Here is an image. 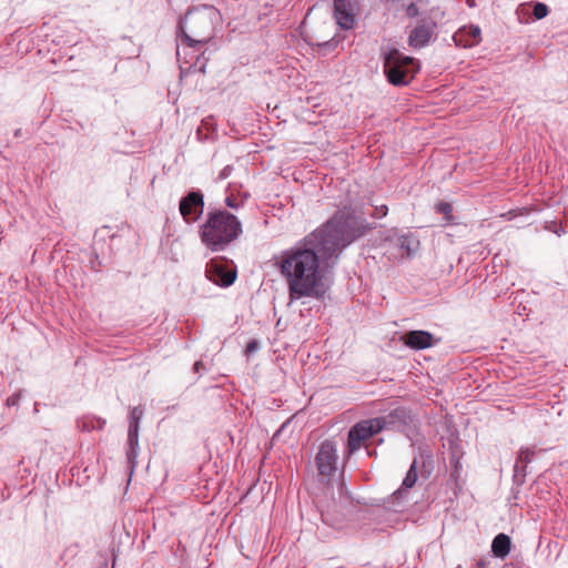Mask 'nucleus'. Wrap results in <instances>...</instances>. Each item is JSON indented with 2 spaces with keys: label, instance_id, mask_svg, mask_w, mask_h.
<instances>
[{
  "label": "nucleus",
  "instance_id": "f257e3e1",
  "mask_svg": "<svg viewBox=\"0 0 568 568\" xmlns=\"http://www.w3.org/2000/svg\"><path fill=\"white\" fill-rule=\"evenodd\" d=\"M374 227L356 209L338 210L324 225L275 257L287 284L290 303L303 297L323 300L328 286L324 272L334 266L343 250Z\"/></svg>",
  "mask_w": 568,
  "mask_h": 568
},
{
  "label": "nucleus",
  "instance_id": "f03ea898",
  "mask_svg": "<svg viewBox=\"0 0 568 568\" xmlns=\"http://www.w3.org/2000/svg\"><path fill=\"white\" fill-rule=\"evenodd\" d=\"M221 21L220 11L213 6H202L187 11L178 27V60H184L192 65V58L187 59V50L199 51L215 33V26Z\"/></svg>",
  "mask_w": 568,
  "mask_h": 568
},
{
  "label": "nucleus",
  "instance_id": "7ed1b4c3",
  "mask_svg": "<svg viewBox=\"0 0 568 568\" xmlns=\"http://www.w3.org/2000/svg\"><path fill=\"white\" fill-rule=\"evenodd\" d=\"M242 232L241 221L225 210L207 212L203 223L199 226L200 240L211 252L224 251L241 236Z\"/></svg>",
  "mask_w": 568,
  "mask_h": 568
},
{
  "label": "nucleus",
  "instance_id": "20e7f679",
  "mask_svg": "<svg viewBox=\"0 0 568 568\" xmlns=\"http://www.w3.org/2000/svg\"><path fill=\"white\" fill-rule=\"evenodd\" d=\"M408 413L405 408H396L387 416L364 419L353 425L347 434V453L358 452L365 443L384 429L395 427L397 423H406Z\"/></svg>",
  "mask_w": 568,
  "mask_h": 568
},
{
  "label": "nucleus",
  "instance_id": "39448f33",
  "mask_svg": "<svg viewBox=\"0 0 568 568\" xmlns=\"http://www.w3.org/2000/svg\"><path fill=\"white\" fill-rule=\"evenodd\" d=\"M384 73L389 83L396 87L407 85L419 70V63L412 57L404 55L396 48L383 51Z\"/></svg>",
  "mask_w": 568,
  "mask_h": 568
},
{
  "label": "nucleus",
  "instance_id": "423d86ee",
  "mask_svg": "<svg viewBox=\"0 0 568 568\" xmlns=\"http://www.w3.org/2000/svg\"><path fill=\"white\" fill-rule=\"evenodd\" d=\"M337 458V448L335 443L331 440L323 442L315 456L317 471L322 478H329L335 474Z\"/></svg>",
  "mask_w": 568,
  "mask_h": 568
},
{
  "label": "nucleus",
  "instance_id": "0eeeda50",
  "mask_svg": "<svg viewBox=\"0 0 568 568\" xmlns=\"http://www.w3.org/2000/svg\"><path fill=\"white\" fill-rule=\"evenodd\" d=\"M179 211L185 223H195L204 211V196L201 191L189 192L179 204Z\"/></svg>",
  "mask_w": 568,
  "mask_h": 568
},
{
  "label": "nucleus",
  "instance_id": "6e6552de",
  "mask_svg": "<svg viewBox=\"0 0 568 568\" xmlns=\"http://www.w3.org/2000/svg\"><path fill=\"white\" fill-rule=\"evenodd\" d=\"M206 277L214 284L227 287L232 285L236 278V271L229 268L223 261L211 260L205 268Z\"/></svg>",
  "mask_w": 568,
  "mask_h": 568
},
{
  "label": "nucleus",
  "instance_id": "1a4fd4ad",
  "mask_svg": "<svg viewBox=\"0 0 568 568\" xmlns=\"http://www.w3.org/2000/svg\"><path fill=\"white\" fill-rule=\"evenodd\" d=\"M334 17L342 29H353L355 26V12L352 0H334Z\"/></svg>",
  "mask_w": 568,
  "mask_h": 568
},
{
  "label": "nucleus",
  "instance_id": "9d476101",
  "mask_svg": "<svg viewBox=\"0 0 568 568\" xmlns=\"http://www.w3.org/2000/svg\"><path fill=\"white\" fill-rule=\"evenodd\" d=\"M453 40L457 47L473 48L481 41V30L478 26H464L454 33Z\"/></svg>",
  "mask_w": 568,
  "mask_h": 568
},
{
  "label": "nucleus",
  "instance_id": "9b49d317",
  "mask_svg": "<svg viewBox=\"0 0 568 568\" xmlns=\"http://www.w3.org/2000/svg\"><path fill=\"white\" fill-rule=\"evenodd\" d=\"M433 29L429 23H419L410 32L407 39L408 45L414 49H420L430 41Z\"/></svg>",
  "mask_w": 568,
  "mask_h": 568
},
{
  "label": "nucleus",
  "instance_id": "f8f14e48",
  "mask_svg": "<svg viewBox=\"0 0 568 568\" xmlns=\"http://www.w3.org/2000/svg\"><path fill=\"white\" fill-rule=\"evenodd\" d=\"M434 337L426 331H410L405 334L404 343L413 349H425L433 345Z\"/></svg>",
  "mask_w": 568,
  "mask_h": 568
},
{
  "label": "nucleus",
  "instance_id": "ddd939ff",
  "mask_svg": "<svg viewBox=\"0 0 568 568\" xmlns=\"http://www.w3.org/2000/svg\"><path fill=\"white\" fill-rule=\"evenodd\" d=\"M511 540L505 534H498L491 542V551L498 558H505L510 552Z\"/></svg>",
  "mask_w": 568,
  "mask_h": 568
},
{
  "label": "nucleus",
  "instance_id": "4468645a",
  "mask_svg": "<svg viewBox=\"0 0 568 568\" xmlns=\"http://www.w3.org/2000/svg\"><path fill=\"white\" fill-rule=\"evenodd\" d=\"M535 454V448L521 447L518 452L517 460L515 464V471L524 470L525 467L532 460Z\"/></svg>",
  "mask_w": 568,
  "mask_h": 568
},
{
  "label": "nucleus",
  "instance_id": "2eb2a0df",
  "mask_svg": "<svg viewBox=\"0 0 568 568\" xmlns=\"http://www.w3.org/2000/svg\"><path fill=\"white\" fill-rule=\"evenodd\" d=\"M399 247L404 251L406 256H410L413 253H415L419 246L418 240H416L412 235H400L397 239Z\"/></svg>",
  "mask_w": 568,
  "mask_h": 568
},
{
  "label": "nucleus",
  "instance_id": "dca6fc26",
  "mask_svg": "<svg viewBox=\"0 0 568 568\" xmlns=\"http://www.w3.org/2000/svg\"><path fill=\"white\" fill-rule=\"evenodd\" d=\"M417 480V462L416 459L412 463L408 471L406 473V476L403 480L402 488L395 491V495L402 496V494L408 489L412 488Z\"/></svg>",
  "mask_w": 568,
  "mask_h": 568
},
{
  "label": "nucleus",
  "instance_id": "f3484780",
  "mask_svg": "<svg viewBox=\"0 0 568 568\" xmlns=\"http://www.w3.org/2000/svg\"><path fill=\"white\" fill-rule=\"evenodd\" d=\"M143 414H144V408L142 406L133 407L130 413L129 427H135V429H140V422L143 417Z\"/></svg>",
  "mask_w": 568,
  "mask_h": 568
},
{
  "label": "nucleus",
  "instance_id": "a211bd4d",
  "mask_svg": "<svg viewBox=\"0 0 568 568\" xmlns=\"http://www.w3.org/2000/svg\"><path fill=\"white\" fill-rule=\"evenodd\" d=\"M128 447H139V429L135 427H129Z\"/></svg>",
  "mask_w": 568,
  "mask_h": 568
},
{
  "label": "nucleus",
  "instance_id": "6ab92c4d",
  "mask_svg": "<svg viewBox=\"0 0 568 568\" xmlns=\"http://www.w3.org/2000/svg\"><path fill=\"white\" fill-rule=\"evenodd\" d=\"M532 13L536 19L540 20L548 14V7L545 3L537 2L534 6Z\"/></svg>",
  "mask_w": 568,
  "mask_h": 568
},
{
  "label": "nucleus",
  "instance_id": "aec40b11",
  "mask_svg": "<svg viewBox=\"0 0 568 568\" xmlns=\"http://www.w3.org/2000/svg\"><path fill=\"white\" fill-rule=\"evenodd\" d=\"M138 454H139V447H128L126 457H128V462L132 469L136 465Z\"/></svg>",
  "mask_w": 568,
  "mask_h": 568
},
{
  "label": "nucleus",
  "instance_id": "412c9836",
  "mask_svg": "<svg viewBox=\"0 0 568 568\" xmlns=\"http://www.w3.org/2000/svg\"><path fill=\"white\" fill-rule=\"evenodd\" d=\"M387 213H388L387 205H384V204L383 205H377V206H375L372 216L375 217V219H382V217L386 216Z\"/></svg>",
  "mask_w": 568,
  "mask_h": 568
},
{
  "label": "nucleus",
  "instance_id": "4be33fe9",
  "mask_svg": "<svg viewBox=\"0 0 568 568\" xmlns=\"http://www.w3.org/2000/svg\"><path fill=\"white\" fill-rule=\"evenodd\" d=\"M260 347H261V344L257 339H251L246 345L245 353L247 355L253 354V353L257 352L260 349Z\"/></svg>",
  "mask_w": 568,
  "mask_h": 568
},
{
  "label": "nucleus",
  "instance_id": "5701e85b",
  "mask_svg": "<svg viewBox=\"0 0 568 568\" xmlns=\"http://www.w3.org/2000/svg\"><path fill=\"white\" fill-rule=\"evenodd\" d=\"M225 204H226V206H229L231 209L237 210L240 206L243 205V201L237 202L234 197L227 196L225 199Z\"/></svg>",
  "mask_w": 568,
  "mask_h": 568
},
{
  "label": "nucleus",
  "instance_id": "b1692460",
  "mask_svg": "<svg viewBox=\"0 0 568 568\" xmlns=\"http://www.w3.org/2000/svg\"><path fill=\"white\" fill-rule=\"evenodd\" d=\"M419 13V10H418V7L415 4V3H409L406 8V14L410 18H414L416 16H418Z\"/></svg>",
  "mask_w": 568,
  "mask_h": 568
},
{
  "label": "nucleus",
  "instance_id": "393cba45",
  "mask_svg": "<svg viewBox=\"0 0 568 568\" xmlns=\"http://www.w3.org/2000/svg\"><path fill=\"white\" fill-rule=\"evenodd\" d=\"M232 172H233V166L232 165H226V166H224L220 171L219 179L220 180H225V179H227L231 175Z\"/></svg>",
  "mask_w": 568,
  "mask_h": 568
},
{
  "label": "nucleus",
  "instance_id": "a878e982",
  "mask_svg": "<svg viewBox=\"0 0 568 568\" xmlns=\"http://www.w3.org/2000/svg\"><path fill=\"white\" fill-rule=\"evenodd\" d=\"M436 207L438 212L446 215L452 213V205L449 203L440 202Z\"/></svg>",
  "mask_w": 568,
  "mask_h": 568
},
{
  "label": "nucleus",
  "instance_id": "bb28decb",
  "mask_svg": "<svg viewBox=\"0 0 568 568\" xmlns=\"http://www.w3.org/2000/svg\"><path fill=\"white\" fill-rule=\"evenodd\" d=\"M475 568H489V561H488V560H486V559H479V560L476 562Z\"/></svg>",
  "mask_w": 568,
  "mask_h": 568
},
{
  "label": "nucleus",
  "instance_id": "cd10ccee",
  "mask_svg": "<svg viewBox=\"0 0 568 568\" xmlns=\"http://www.w3.org/2000/svg\"><path fill=\"white\" fill-rule=\"evenodd\" d=\"M201 366H202V363H201V362H196V363L194 364V371H195V372H200V367H201Z\"/></svg>",
  "mask_w": 568,
  "mask_h": 568
}]
</instances>
